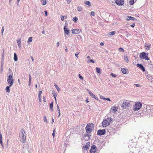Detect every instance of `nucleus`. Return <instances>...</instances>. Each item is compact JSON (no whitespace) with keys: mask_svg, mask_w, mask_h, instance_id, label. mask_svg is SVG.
Returning <instances> with one entry per match:
<instances>
[{"mask_svg":"<svg viewBox=\"0 0 153 153\" xmlns=\"http://www.w3.org/2000/svg\"><path fill=\"white\" fill-rule=\"evenodd\" d=\"M26 133L24 129H22L19 134L20 140L23 143H25L26 140Z\"/></svg>","mask_w":153,"mask_h":153,"instance_id":"f257e3e1","label":"nucleus"},{"mask_svg":"<svg viewBox=\"0 0 153 153\" xmlns=\"http://www.w3.org/2000/svg\"><path fill=\"white\" fill-rule=\"evenodd\" d=\"M112 119L111 117H108L106 119H104L102 123V126L105 127L108 126L112 121Z\"/></svg>","mask_w":153,"mask_h":153,"instance_id":"f03ea898","label":"nucleus"},{"mask_svg":"<svg viewBox=\"0 0 153 153\" xmlns=\"http://www.w3.org/2000/svg\"><path fill=\"white\" fill-rule=\"evenodd\" d=\"M94 125L93 123H90L87 124L85 128L86 131L87 133H91V131L93 129Z\"/></svg>","mask_w":153,"mask_h":153,"instance_id":"7ed1b4c3","label":"nucleus"},{"mask_svg":"<svg viewBox=\"0 0 153 153\" xmlns=\"http://www.w3.org/2000/svg\"><path fill=\"white\" fill-rule=\"evenodd\" d=\"M7 84L11 86L14 83V79L13 78V75L9 74L8 76L7 79Z\"/></svg>","mask_w":153,"mask_h":153,"instance_id":"20e7f679","label":"nucleus"},{"mask_svg":"<svg viewBox=\"0 0 153 153\" xmlns=\"http://www.w3.org/2000/svg\"><path fill=\"white\" fill-rule=\"evenodd\" d=\"M148 53H146L144 52H143L140 53L139 57L141 59H145L148 60L149 59V58L148 56Z\"/></svg>","mask_w":153,"mask_h":153,"instance_id":"39448f33","label":"nucleus"},{"mask_svg":"<svg viewBox=\"0 0 153 153\" xmlns=\"http://www.w3.org/2000/svg\"><path fill=\"white\" fill-rule=\"evenodd\" d=\"M142 104L140 102H136L133 106V109L134 111H137L142 107Z\"/></svg>","mask_w":153,"mask_h":153,"instance_id":"423d86ee","label":"nucleus"},{"mask_svg":"<svg viewBox=\"0 0 153 153\" xmlns=\"http://www.w3.org/2000/svg\"><path fill=\"white\" fill-rule=\"evenodd\" d=\"M130 101L127 100H125L123 101V102L121 105V107L123 108H125L126 107H129L131 105L130 102Z\"/></svg>","mask_w":153,"mask_h":153,"instance_id":"0eeeda50","label":"nucleus"},{"mask_svg":"<svg viewBox=\"0 0 153 153\" xmlns=\"http://www.w3.org/2000/svg\"><path fill=\"white\" fill-rule=\"evenodd\" d=\"M105 129L99 130L97 131V134L99 135H104L105 134Z\"/></svg>","mask_w":153,"mask_h":153,"instance_id":"6e6552de","label":"nucleus"},{"mask_svg":"<svg viewBox=\"0 0 153 153\" xmlns=\"http://www.w3.org/2000/svg\"><path fill=\"white\" fill-rule=\"evenodd\" d=\"M151 44L150 42H146L145 45V48L147 50H149L150 49V48L151 46Z\"/></svg>","mask_w":153,"mask_h":153,"instance_id":"1a4fd4ad","label":"nucleus"},{"mask_svg":"<svg viewBox=\"0 0 153 153\" xmlns=\"http://www.w3.org/2000/svg\"><path fill=\"white\" fill-rule=\"evenodd\" d=\"M96 147L95 145L92 146L90 150V153H95L96 151Z\"/></svg>","mask_w":153,"mask_h":153,"instance_id":"9d476101","label":"nucleus"},{"mask_svg":"<svg viewBox=\"0 0 153 153\" xmlns=\"http://www.w3.org/2000/svg\"><path fill=\"white\" fill-rule=\"evenodd\" d=\"M90 146V142H88L87 143H86V144L83 146V149L84 150H88L89 147Z\"/></svg>","mask_w":153,"mask_h":153,"instance_id":"9b49d317","label":"nucleus"},{"mask_svg":"<svg viewBox=\"0 0 153 153\" xmlns=\"http://www.w3.org/2000/svg\"><path fill=\"white\" fill-rule=\"evenodd\" d=\"M87 91H88L89 94L90 95V96L92 98H93L95 99H96L97 100H98V98L97 97L95 96V95L94 94L92 93L89 90H88V89L87 90Z\"/></svg>","mask_w":153,"mask_h":153,"instance_id":"f8f14e48","label":"nucleus"},{"mask_svg":"<svg viewBox=\"0 0 153 153\" xmlns=\"http://www.w3.org/2000/svg\"><path fill=\"white\" fill-rule=\"evenodd\" d=\"M115 2L117 5H122L124 4V1L123 0H116Z\"/></svg>","mask_w":153,"mask_h":153,"instance_id":"ddd939ff","label":"nucleus"},{"mask_svg":"<svg viewBox=\"0 0 153 153\" xmlns=\"http://www.w3.org/2000/svg\"><path fill=\"white\" fill-rule=\"evenodd\" d=\"M81 30L77 29H73L72 30V33L73 34H77L80 33Z\"/></svg>","mask_w":153,"mask_h":153,"instance_id":"4468645a","label":"nucleus"},{"mask_svg":"<svg viewBox=\"0 0 153 153\" xmlns=\"http://www.w3.org/2000/svg\"><path fill=\"white\" fill-rule=\"evenodd\" d=\"M121 71L122 73L124 74H127L128 72V69L125 68H121Z\"/></svg>","mask_w":153,"mask_h":153,"instance_id":"2eb2a0df","label":"nucleus"},{"mask_svg":"<svg viewBox=\"0 0 153 153\" xmlns=\"http://www.w3.org/2000/svg\"><path fill=\"white\" fill-rule=\"evenodd\" d=\"M126 20L127 21H129V20H133V21H135L136 20V19L133 17L131 16H128L127 17V18L126 19Z\"/></svg>","mask_w":153,"mask_h":153,"instance_id":"dca6fc26","label":"nucleus"},{"mask_svg":"<svg viewBox=\"0 0 153 153\" xmlns=\"http://www.w3.org/2000/svg\"><path fill=\"white\" fill-rule=\"evenodd\" d=\"M137 66L139 67L141 70H142L143 71H145V69L142 65L137 64Z\"/></svg>","mask_w":153,"mask_h":153,"instance_id":"f3484780","label":"nucleus"},{"mask_svg":"<svg viewBox=\"0 0 153 153\" xmlns=\"http://www.w3.org/2000/svg\"><path fill=\"white\" fill-rule=\"evenodd\" d=\"M118 109V108L115 106H113L111 108V110L114 112H116Z\"/></svg>","mask_w":153,"mask_h":153,"instance_id":"a211bd4d","label":"nucleus"},{"mask_svg":"<svg viewBox=\"0 0 153 153\" xmlns=\"http://www.w3.org/2000/svg\"><path fill=\"white\" fill-rule=\"evenodd\" d=\"M66 26H65L64 27V30L65 32V33L66 34H68L69 33V30L67 28H66Z\"/></svg>","mask_w":153,"mask_h":153,"instance_id":"6ab92c4d","label":"nucleus"},{"mask_svg":"<svg viewBox=\"0 0 153 153\" xmlns=\"http://www.w3.org/2000/svg\"><path fill=\"white\" fill-rule=\"evenodd\" d=\"M11 86H10V85L9 86H7L6 88V92H10V88Z\"/></svg>","mask_w":153,"mask_h":153,"instance_id":"aec40b11","label":"nucleus"},{"mask_svg":"<svg viewBox=\"0 0 153 153\" xmlns=\"http://www.w3.org/2000/svg\"><path fill=\"white\" fill-rule=\"evenodd\" d=\"M82 9V8L81 6H79L77 7V10L79 12L81 11Z\"/></svg>","mask_w":153,"mask_h":153,"instance_id":"412c9836","label":"nucleus"},{"mask_svg":"<svg viewBox=\"0 0 153 153\" xmlns=\"http://www.w3.org/2000/svg\"><path fill=\"white\" fill-rule=\"evenodd\" d=\"M50 107L52 111L53 110V102H52L50 103Z\"/></svg>","mask_w":153,"mask_h":153,"instance_id":"4be33fe9","label":"nucleus"},{"mask_svg":"<svg viewBox=\"0 0 153 153\" xmlns=\"http://www.w3.org/2000/svg\"><path fill=\"white\" fill-rule=\"evenodd\" d=\"M124 61L128 63V59L127 56H124Z\"/></svg>","mask_w":153,"mask_h":153,"instance_id":"5701e85b","label":"nucleus"},{"mask_svg":"<svg viewBox=\"0 0 153 153\" xmlns=\"http://www.w3.org/2000/svg\"><path fill=\"white\" fill-rule=\"evenodd\" d=\"M42 4L44 5L46 4V0H41Z\"/></svg>","mask_w":153,"mask_h":153,"instance_id":"b1692460","label":"nucleus"},{"mask_svg":"<svg viewBox=\"0 0 153 153\" xmlns=\"http://www.w3.org/2000/svg\"><path fill=\"white\" fill-rule=\"evenodd\" d=\"M14 59L15 61H16L18 60L17 56L15 53L14 54Z\"/></svg>","mask_w":153,"mask_h":153,"instance_id":"393cba45","label":"nucleus"},{"mask_svg":"<svg viewBox=\"0 0 153 153\" xmlns=\"http://www.w3.org/2000/svg\"><path fill=\"white\" fill-rule=\"evenodd\" d=\"M96 70L97 73H100V68L98 67H96Z\"/></svg>","mask_w":153,"mask_h":153,"instance_id":"a878e982","label":"nucleus"},{"mask_svg":"<svg viewBox=\"0 0 153 153\" xmlns=\"http://www.w3.org/2000/svg\"><path fill=\"white\" fill-rule=\"evenodd\" d=\"M17 42L18 43V46L20 47L21 46V42L20 40L19 39L17 40Z\"/></svg>","mask_w":153,"mask_h":153,"instance_id":"bb28decb","label":"nucleus"},{"mask_svg":"<svg viewBox=\"0 0 153 153\" xmlns=\"http://www.w3.org/2000/svg\"><path fill=\"white\" fill-rule=\"evenodd\" d=\"M54 86L55 87H56V88L58 91L59 92V91L60 90V88H59L58 87V85H57L55 84Z\"/></svg>","mask_w":153,"mask_h":153,"instance_id":"cd10ccee","label":"nucleus"},{"mask_svg":"<svg viewBox=\"0 0 153 153\" xmlns=\"http://www.w3.org/2000/svg\"><path fill=\"white\" fill-rule=\"evenodd\" d=\"M115 33H116L115 31H111V32H110L109 33V34L110 35L112 36V35H114V34H115Z\"/></svg>","mask_w":153,"mask_h":153,"instance_id":"c85d7f7f","label":"nucleus"},{"mask_svg":"<svg viewBox=\"0 0 153 153\" xmlns=\"http://www.w3.org/2000/svg\"><path fill=\"white\" fill-rule=\"evenodd\" d=\"M85 3L87 5L90 6L91 5L90 2L88 1H86L85 2Z\"/></svg>","mask_w":153,"mask_h":153,"instance_id":"c756f323","label":"nucleus"},{"mask_svg":"<svg viewBox=\"0 0 153 153\" xmlns=\"http://www.w3.org/2000/svg\"><path fill=\"white\" fill-rule=\"evenodd\" d=\"M134 0H130V1H129L130 4L131 5H133L134 3Z\"/></svg>","mask_w":153,"mask_h":153,"instance_id":"7c9ffc66","label":"nucleus"},{"mask_svg":"<svg viewBox=\"0 0 153 153\" xmlns=\"http://www.w3.org/2000/svg\"><path fill=\"white\" fill-rule=\"evenodd\" d=\"M77 20H78V18L76 16L74 17L73 19V20L75 22H76L77 21Z\"/></svg>","mask_w":153,"mask_h":153,"instance_id":"2f4dec72","label":"nucleus"},{"mask_svg":"<svg viewBox=\"0 0 153 153\" xmlns=\"http://www.w3.org/2000/svg\"><path fill=\"white\" fill-rule=\"evenodd\" d=\"M53 97L55 98V100H56V97L57 95L56 94V93L55 92H53Z\"/></svg>","mask_w":153,"mask_h":153,"instance_id":"473e14b6","label":"nucleus"},{"mask_svg":"<svg viewBox=\"0 0 153 153\" xmlns=\"http://www.w3.org/2000/svg\"><path fill=\"white\" fill-rule=\"evenodd\" d=\"M118 50L120 51H122L123 52L124 51V49L123 48H120L118 49Z\"/></svg>","mask_w":153,"mask_h":153,"instance_id":"72a5a7b5","label":"nucleus"},{"mask_svg":"<svg viewBox=\"0 0 153 153\" xmlns=\"http://www.w3.org/2000/svg\"><path fill=\"white\" fill-rule=\"evenodd\" d=\"M91 62L92 63H94V62L92 59L88 60V62Z\"/></svg>","mask_w":153,"mask_h":153,"instance_id":"f704fd0d","label":"nucleus"},{"mask_svg":"<svg viewBox=\"0 0 153 153\" xmlns=\"http://www.w3.org/2000/svg\"><path fill=\"white\" fill-rule=\"evenodd\" d=\"M65 18V16H64L62 15L61 16V19L62 21H63L64 20V19Z\"/></svg>","mask_w":153,"mask_h":153,"instance_id":"c9c22d12","label":"nucleus"},{"mask_svg":"<svg viewBox=\"0 0 153 153\" xmlns=\"http://www.w3.org/2000/svg\"><path fill=\"white\" fill-rule=\"evenodd\" d=\"M4 27H2V29H1V30L2 35H3V34L4 31Z\"/></svg>","mask_w":153,"mask_h":153,"instance_id":"e433bc0d","label":"nucleus"},{"mask_svg":"<svg viewBox=\"0 0 153 153\" xmlns=\"http://www.w3.org/2000/svg\"><path fill=\"white\" fill-rule=\"evenodd\" d=\"M31 78H29V84H28V85H30L31 82Z\"/></svg>","mask_w":153,"mask_h":153,"instance_id":"4c0bfd02","label":"nucleus"},{"mask_svg":"<svg viewBox=\"0 0 153 153\" xmlns=\"http://www.w3.org/2000/svg\"><path fill=\"white\" fill-rule=\"evenodd\" d=\"M100 99H103V100H105V98L103 96H100Z\"/></svg>","mask_w":153,"mask_h":153,"instance_id":"58836bf2","label":"nucleus"},{"mask_svg":"<svg viewBox=\"0 0 153 153\" xmlns=\"http://www.w3.org/2000/svg\"><path fill=\"white\" fill-rule=\"evenodd\" d=\"M0 143L3 146L2 138H0Z\"/></svg>","mask_w":153,"mask_h":153,"instance_id":"ea45409f","label":"nucleus"},{"mask_svg":"<svg viewBox=\"0 0 153 153\" xmlns=\"http://www.w3.org/2000/svg\"><path fill=\"white\" fill-rule=\"evenodd\" d=\"M91 15L94 16L95 15V13L94 12H91Z\"/></svg>","mask_w":153,"mask_h":153,"instance_id":"a19ab883","label":"nucleus"},{"mask_svg":"<svg viewBox=\"0 0 153 153\" xmlns=\"http://www.w3.org/2000/svg\"><path fill=\"white\" fill-rule=\"evenodd\" d=\"M79 78L80 79H82V80H83V77L82 76H81L80 74H79Z\"/></svg>","mask_w":153,"mask_h":153,"instance_id":"79ce46f5","label":"nucleus"},{"mask_svg":"<svg viewBox=\"0 0 153 153\" xmlns=\"http://www.w3.org/2000/svg\"><path fill=\"white\" fill-rule=\"evenodd\" d=\"M54 131H55V129H54L53 131L52 134V135L53 137H54L55 135V133Z\"/></svg>","mask_w":153,"mask_h":153,"instance_id":"37998d69","label":"nucleus"},{"mask_svg":"<svg viewBox=\"0 0 153 153\" xmlns=\"http://www.w3.org/2000/svg\"><path fill=\"white\" fill-rule=\"evenodd\" d=\"M38 97H39V101L40 102H41V96H39V95Z\"/></svg>","mask_w":153,"mask_h":153,"instance_id":"c03bdc74","label":"nucleus"},{"mask_svg":"<svg viewBox=\"0 0 153 153\" xmlns=\"http://www.w3.org/2000/svg\"><path fill=\"white\" fill-rule=\"evenodd\" d=\"M32 39H28L27 42L28 43H29L30 42H31L32 41Z\"/></svg>","mask_w":153,"mask_h":153,"instance_id":"a18cd8bd","label":"nucleus"},{"mask_svg":"<svg viewBox=\"0 0 153 153\" xmlns=\"http://www.w3.org/2000/svg\"><path fill=\"white\" fill-rule=\"evenodd\" d=\"M111 75L112 76H113L114 77L116 76L113 73H111Z\"/></svg>","mask_w":153,"mask_h":153,"instance_id":"49530a36","label":"nucleus"},{"mask_svg":"<svg viewBox=\"0 0 153 153\" xmlns=\"http://www.w3.org/2000/svg\"><path fill=\"white\" fill-rule=\"evenodd\" d=\"M42 91H40L39 92V96H41V95L42 94Z\"/></svg>","mask_w":153,"mask_h":153,"instance_id":"de8ad7c7","label":"nucleus"},{"mask_svg":"<svg viewBox=\"0 0 153 153\" xmlns=\"http://www.w3.org/2000/svg\"><path fill=\"white\" fill-rule=\"evenodd\" d=\"M57 109L58 111V112H59V117L60 115V109H59H59Z\"/></svg>","mask_w":153,"mask_h":153,"instance_id":"09e8293b","label":"nucleus"},{"mask_svg":"<svg viewBox=\"0 0 153 153\" xmlns=\"http://www.w3.org/2000/svg\"><path fill=\"white\" fill-rule=\"evenodd\" d=\"M130 26L132 27H134L135 26V24L134 23H133V24L131 25Z\"/></svg>","mask_w":153,"mask_h":153,"instance_id":"8fccbe9b","label":"nucleus"},{"mask_svg":"<svg viewBox=\"0 0 153 153\" xmlns=\"http://www.w3.org/2000/svg\"><path fill=\"white\" fill-rule=\"evenodd\" d=\"M44 121L45 122H47V119H46V118L45 117H44Z\"/></svg>","mask_w":153,"mask_h":153,"instance_id":"3c124183","label":"nucleus"},{"mask_svg":"<svg viewBox=\"0 0 153 153\" xmlns=\"http://www.w3.org/2000/svg\"><path fill=\"white\" fill-rule=\"evenodd\" d=\"M79 53H77H77H75V56H76V57H77V58H78V55L79 54Z\"/></svg>","mask_w":153,"mask_h":153,"instance_id":"603ef678","label":"nucleus"},{"mask_svg":"<svg viewBox=\"0 0 153 153\" xmlns=\"http://www.w3.org/2000/svg\"><path fill=\"white\" fill-rule=\"evenodd\" d=\"M44 12L45 13V15L46 16H48V13L47 11H45Z\"/></svg>","mask_w":153,"mask_h":153,"instance_id":"864d4df0","label":"nucleus"},{"mask_svg":"<svg viewBox=\"0 0 153 153\" xmlns=\"http://www.w3.org/2000/svg\"><path fill=\"white\" fill-rule=\"evenodd\" d=\"M105 100H108V101H111L110 99L109 98H105Z\"/></svg>","mask_w":153,"mask_h":153,"instance_id":"5fc2aeb1","label":"nucleus"},{"mask_svg":"<svg viewBox=\"0 0 153 153\" xmlns=\"http://www.w3.org/2000/svg\"><path fill=\"white\" fill-rule=\"evenodd\" d=\"M59 45V42H58L57 43V44H56V45H57V47H58Z\"/></svg>","mask_w":153,"mask_h":153,"instance_id":"6e6d98bb","label":"nucleus"},{"mask_svg":"<svg viewBox=\"0 0 153 153\" xmlns=\"http://www.w3.org/2000/svg\"><path fill=\"white\" fill-rule=\"evenodd\" d=\"M135 85L137 87H139L140 86V85L139 84H135Z\"/></svg>","mask_w":153,"mask_h":153,"instance_id":"4d7b16f0","label":"nucleus"},{"mask_svg":"<svg viewBox=\"0 0 153 153\" xmlns=\"http://www.w3.org/2000/svg\"><path fill=\"white\" fill-rule=\"evenodd\" d=\"M2 138V136L1 134V132L0 131V138Z\"/></svg>","mask_w":153,"mask_h":153,"instance_id":"13d9d810","label":"nucleus"},{"mask_svg":"<svg viewBox=\"0 0 153 153\" xmlns=\"http://www.w3.org/2000/svg\"><path fill=\"white\" fill-rule=\"evenodd\" d=\"M67 2H68V3H70V2L71 1V0H67Z\"/></svg>","mask_w":153,"mask_h":153,"instance_id":"bf43d9fd","label":"nucleus"},{"mask_svg":"<svg viewBox=\"0 0 153 153\" xmlns=\"http://www.w3.org/2000/svg\"><path fill=\"white\" fill-rule=\"evenodd\" d=\"M43 100H44V101L45 102H46V101H45V97H43Z\"/></svg>","mask_w":153,"mask_h":153,"instance_id":"052dcab7","label":"nucleus"},{"mask_svg":"<svg viewBox=\"0 0 153 153\" xmlns=\"http://www.w3.org/2000/svg\"><path fill=\"white\" fill-rule=\"evenodd\" d=\"M100 45H101L102 46V45H104V44H103V42H101L100 43Z\"/></svg>","mask_w":153,"mask_h":153,"instance_id":"680f3d73","label":"nucleus"},{"mask_svg":"<svg viewBox=\"0 0 153 153\" xmlns=\"http://www.w3.org/2000/svg\"><path fill=\"white\" fill-rule=\"evenodd\" d=\"M31 59L32 60V61L33 62L34 61V59L33 58V57L32 56H31Z\"/></svg>","mask_w":153,"mask_h":153,"instance_id":"e2e57ef3","label":"nucleus"},{"mask_svg":"<svg viewBox=\"0 0 153 153\" xmlns=\"http://www.w3.org/2000/svg\"><path fill=\"white\" fill-rule=\"evenodd\" d=\"M54 119L53 118H52V123H53L54 122Z\"/></svg>","mask_w":153,"mask_h":153,"instance_id":"0e129e2a","label":"nucleus"},{"mask_svg":"<svg viewBox=\"0 0 153 153\" xmlns=\"http://www.w3.org/2000/svg\"><path fill=\"white\" fill-rule=\"evenodd\" d=\"M65 50L66 52H67L68 51V49L66 47V49Z\"/></svg>","mask_w":153,"mask_h":153,"instance_id":"69168bd1","label":"nucleus"},{"mask_svg":"<svg viewBox=\"0 0 153 153\" xmlns=\"http://www.w3.org/2000/svg\"><path fill=\"white\" fill-rule=\"evenodd\" d=\"M57 109H59V106L58 105H57Z\"/></svg>","mask_w":153,"mask_h":153,"instance_id":"338daca9","label":"nucleus"},{"mask_svg":"<svg viewBox=\"0 0 153 153\" xmlns=\"http://www.w3.org/2000/svg\"><path fill=\"white\" fill-rule=\"evenodd\" d=\"M87 59H90V56H88L87 57Z\"/></svg>","mask_w":153,"mask_h":153,"instance_id":"774afa93","label":"nucleus"}]
</instances>
